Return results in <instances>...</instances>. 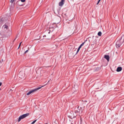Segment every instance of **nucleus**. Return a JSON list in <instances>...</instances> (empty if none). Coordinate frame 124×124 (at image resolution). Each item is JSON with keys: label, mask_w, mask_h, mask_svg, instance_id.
Listing matches in <instances>:
<instances>
[{"label": "nucleus", "mask_w": 124, "mask_h": 124, "mask_svg": "<svg viewBox=\"0 0 124 124\" xmlns=\"http://www.w3.org/2000/svg\"><path fill=\"white\" fill-rule=\"evenodd\" d=\"M29 115V113H27L20 116L19 117L18 121V122H20L21 119H23L28 116Z\"/></svg>", "instance_id": "f257e3e1"}, {"label": "nucleus", "mask_w": 124, "mask_h": 124, "mask_svg": "<svg viewBox=\"0 0 124 124\" xmlns=\"http://www.w3.org/2000/svg\"><path fill=\"white\" fill-rule=\"evenodd\" d=\"M43 86H41L40 87H39L37 88H36L33 90H31L29 91L28 93H27V95H29L31 94V93L37 91L38 90L40 89Z\"/></svg>", "instance_id": "f03ea898"}, {"label": "nucleus", "mask_w": 124, "mask_h": 124, "mask_svg": "<svg viewBox=\"0 0 124 124\" xmlns=\"http://www.w3.org/2000/svg\"><path fill=\"white\" fill-rule=\"evenodd\" d=\"M18 77L21 79L23 78L25 76V74L24 72L20 71L18 75Z\"/></svg>", "instance_id": "7ed1b4c3"}, {"label": "nucleus", "mask_w": 124, "mask_h": 124, "mask_svg": "<svg viewBox=\"0 0 124 124\" xmlns=\"http://www.w3.org/2000/svg\"><path fill=\"white\" fill-rule=\"evenodd\" d=\"M120 41L119 40L117 41L116 43V46L117 48L119 47L122 44Z\"/></svg>", "instance_id": "20e7f679"}, {"label": "nucleus", "mask_w": 124, "mask_h": 124, "mask_svg": "<svg viewBox=\"0 0 124 124\" xmlns=\"http://www.w3.org/2000/svg\"><path fill=\"white\" fill-rule=\"evenodd\" d=\"M119 41L123 44L124 43V35H123L119 39Z\"/></svg>", "instance_id": "39448f33"}, {"label": "nucleus", "mask_w": 124, "mask_h": 124, "mask_svg": "<svg viewBox=\"0 0 124 124\" xmlns=\"http://www.w3.org/2000/svg\"><path fill=\"white\" fill-rule=\"evenodd\" d=\"M61 1L59 3V5L60 6H62L64 4L65 0H61Z\"/></svg>", "instance_id": "423d86ee"}, {"label": "nucleus", "mask_w": 124, "mask_h": 124, "mask_svg": "<svg viewBox=\"0 0 124 124\" xmlns=\"http://www.w3.org/2000/svg\"><path fill=\"white\" fill-rule=\"evenodd\" d=\"M85 43V42H84L83 43L79 46V47L78 48L77 50V52L76 53V54H77L78 52L79 51L80 48H81V47L84 45Z\"/></svg>", "instance_id": "0eeeda50"}, {"label": "nucleus", "mask_w": 124, "mask_h": 124, "mask_svg": "<svg viewBox=\"0 0 124 124\" xmlns=\"http://www.w3.org/2000/svg\"><path fill=\"white\" fill-rule=\"evenodd\" d=\"M104 58L107 60L108 62H109V56L108 55H105Z\"/></svg>", "instance_id": "6e6552de"}, {"label": "nucleus", "mask_w": 124, "mask_h": 124, "mask_svg": "<svg viewBox=\"0 0 124 124\" xmlns=\"http://www.w3.org/2000/svg\"><path fill=\"white\" fill-rule=\"evenodd\" d=\"M122 70V68L121 67H118L116 70V71L117 72H119L121 70Z\"/></svg>", "instance_id": "1a4fd4ad"}, {"label": "nucleus", "mask_w": 124, "mask_h": 124, "mask_svg": "<svg viewBox=\"0 0 124 124\" xmlns=\"http://www.w3.org/2000/svg\"><path fill=\"white\" fill-rule=\"evenodd\" d=\"M20 3L21 1L20 0L18 1L17 2V3L19 5L23 6V5L22 4H21Z\"/></svg>", "instance_id": "9d476101"}, {"label": "nucleus", "mask_w": 124, "mask_h": 124, "mask_svg": "<svg viewBox=\"0 0 124 124\" xmlns=\"http://www.w3.org/2000/svg\"><path fill=\"white\" fill-rule=\"evenodd\" d=\"M3 27H4V29H7L8 28V27L6 25H4L3 26Z\"/></svg>", "instance_id": "9b49d317"}, {"label": "nucleus", "mask_w": 124, "mask_h": 124, "mask_svg": "<svg viewBox=\"0 0 124 124\" xmlns=\"http://www.w3.org/2000/svg\"><path fill=\"white\" fill-rule=\"evenodd\" d=\"M98 35L99 36H101V31H99L98 34Z\"/></svg>", "instance_id": "f8f14e48"}, {"label": "nucleus", "mask_w": 124, "mask_h": 124, "mask_svg": "<svg viewBox=\"0 0 124 124\" xmlns=\"http://www.w3.org/2000/svg\"><path fill=\"white\" fill-rule=\"evenodd\" d=\"M80 110L79 109L78 110H76L75 111V113L76 114L80 112Z\"/></svg>", "instance_id": "ddd939ff"}, {"label": "nucleus", "mask_w": 124, "mask_h": 124, "mask_svg": "<svg viewBox=\"0 0 124 124\" xmlns=\"http://www.w3.org/2000/svg\"><path fill=\"white\" fill-rule=\"evenodd\" d=\"M36 120H35L34 121H33L32 123H31V124H34L35 122L36 121Z\"/></svg>", "instance_id": "4468645a"}, {"label": "nucleus", "mask_w": 124, "mask_h": 124, "mask_svg": "<svg viewBox=\"0 0 124 124\" xmlns=\"http://www.w3.org/2000/svg\"><path fill=\"white\" fill-rule=\"evenodd\" d=\"M20 0V1L21 2V1L22 2H24L25 1V0Z\"/></svg>", "instance_id": "2eb2a0df"}, {"label": "nucleus", "mask_w": 124, "mask_h": 124, "mask_svg": "<svg viewBox=\"0 0 124 124\" xmlns=\"http://www.w3.org/2000/svg\"><path fill=\"white\" fill-rule=\"evenodd\" d=\"M101 0H99L98 2H97V5H98V4L100 2V1H101Z\"/></svg>", "instance_id": "dca6fc26"}, {"label": "nucleus", "mask_w": 124, "mask_h": 124, "mask_svg": "<svg viewBox=\"0 0 124 124\" xmlns=\"http://www.w3.org/2000/svg\"><path fill=\"white\" fill-rule=\"evenodd\" d=\"M14 1V0H10V2L11 3H13Z\"/></svg>", "instance_id": "f3484780"}, {"label": "nucleus", "mask_w": 124, "mask_h": 124, "mask_svg": "<svg viewBox=\"0 0 124 124\" xmlns=\"http://www.w3.org/2000/svg\"><path fill=\"white\" fill-rule=\"evenodd\" d=\"M21 43H22V42H20V43L19 44V46L18 48V49L19 48L20 46Z\"/></svg>", "instance_id": "a211bd4d"}, {"label": "nucleus", "mask_w": 124, "mask_h": 124, "mask_svg": "<svg viewBox=\"0 0 124 124\" xmlns=\"http://www.w3.org/2000/svg\"><path fill=\"white\" fill-rule=\"evenodd\" d=\"M28 50H27L26 51L24 52V53H26L27 52H28Z\"/></svg>", "instance_id": "6ab92c4d"}, {"label": "nucleus", "mask_w": 124, "mask_h": 124, "mask_svg": "<svg viewBox=\"0 0 124 124\" xmlns=\"http://www.w3.org/2000/svg\"><path fill=\"white\" fill-rule=\"evenodd\" d=\"M2 83L1 82H0V86L1 85Z\"/></svg>", "instance_id": "aec40b11"}, {"label": "nucleus", "mask_w": 124, "mask_h": 124, "mask_svg": "<svg viewBox=\"0 0 124 124\" xmlns=\"http://www.w3.org/2000/svg\"><path fill=\"white\" fill-rule=\"evenodd\" d=\"M79 108V106H78V107H77V108Z\"/></svg>", "instance_id": "412c9836"}, {"label": "nucleus", "mask_w": 124, "mask_h": 124, "mask_svg": "<svg viewBox=\"0 0 124 124\" xmlns=\"http://www.w3.org/2000/svg\"><path fill=\"white\" fill-rule=\"evenodd\" d=\"M50 31H49V32H48V33H50Z\"/></svg>", "instance_id": "4be33fe9"}, {"label": "nucleus", "mask_w": 124, "mask_h": 124, "mask_svg": "<svg viewBox=\"0 0 124 124\" xmlns=\"http://www.w3.org/2000/svg\"><path fill=\"white\" fill-rule=\"evenodd\" d=\"M49 82V81H48V82H47V83H48Z\"/></svg>", "instance_id": "5701e85b"}, {"label": "nucleus", "mask_w": 124, "mask_h": 124, "mask_svg": "<svg viewBox=\"0 0 124 124\" xmlns=\"http://www.w3.org/2000/svg\"><path fill=\"white\" fill-rule=\"evenodd\" d=\"M1 90V89H0V90Z\"/></svg>", "instance_id": "b1692460"}, {"label": "nucleus", "mask_w": 124, "mask_h": 124, "mask_svg": "<svg viewBox=\"0 0 124 124\" xmlns=\"http://www.w3.org/2000/svg\"><path fill=\"white\" fill-rule=\"evenodd\" d=\"M47 124L46 123V124Z\"/></svg>", "instance_id": "393cba45"}]
</instances>
